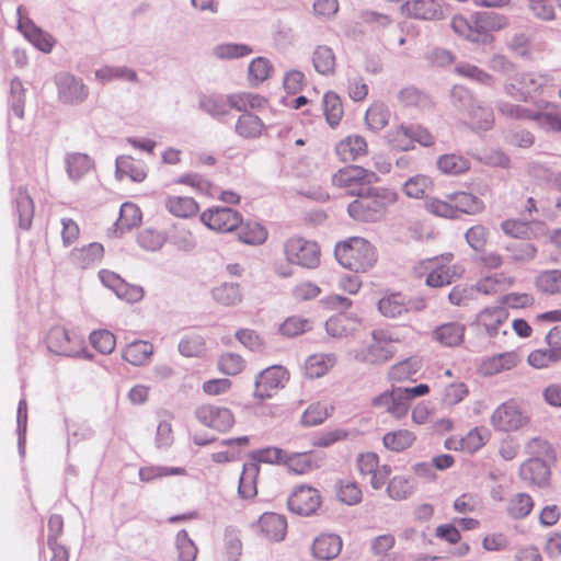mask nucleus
Segmentation results:
<instances>
[{
  "instance_id": "nucleus-1",
  "label": "nucleus",
  "mask_w": 561,
  "mask_h": 561,
  "mask_svg": "<svg viewBox=\"0 0 561 561\" xmlns=\"http://www.w3.org/2000/svg\"><path fill=\"white\" fill-rule=\"evenodd\" d=\"M396 202V192L369 186L364 192L358 193L357 199L348 205L347 213L355 220L375 222L381 219L386 209Z\"/></svg>"
},
{
  "instance_id": "nucleus-2",
  "label": "nucleus",
  "mask_w": 561,
  "mask_h": 561,
  "mask_svg": "<svg viewBox=\"0 0 561 561\" xmlns=\"http://www.w3.org/2000/svg\"><path fill=\"white\" fill-rule=\"evenodd\" d=\"M334 254L343 267L356 273L368 271L377 261L375 248L367 240L359 237L339 242L335 245Z\"/></svg>"
},
{
  "instance_id": "nucleus-3",
  "label": "nucleus",
  "mask_w": 561,
  "mask_h": 561,
  "mask_svg": "<svg viewBox=\"0 0 561 561\" xmlns=\"http://www.w3.org/2000/svg\"><path fill=\"white\" fill-rule=\"evenodd\" d=\"M551 84V77L538 71L516 72L503 83L504 93L520 102H528Z\"/></svg>"
},
{
  "instance_id": "nucleus-4",
  "label": "nucleus",
  "mask_w": 561,
  "mask_h": 561,
  "mask_svg": "<svg viewBox=\"0 0 561 561\" xmlns=\"http://www.w3.org/2000/svg\"><path fill=\"white\" fill-rule=\"evenodd\" d=\"M529 422L524 407L514 399L500 404L491 415V424L496 431H517Z\"/></svg>"
},
{
  "instance_id": "nucleus-5",
  "label": "nucleus",
  "mask_w": 561,
  "mask_h": 561,
  "mask_svg": "<svg viewBox=\"0 0 561 561\" xmlns=\"http://www.w3.org/2000/svg\"><path fill=\"white\" fill-rule=\"evenodd\" d=\"M378 176L375 172L368 171L359 165H348L334 173L332 182L335 186L345 188L350 195H358L376 183Z\"/></svg>"
},
{
  "instance_id": "nucleus-6",
  "label": "nucleus",
  "mask_w": 561,
  "mask_h": 561,
  "mask_svg": "<svg viewBox=\"0 0 561 561\" xmlns=\"http://www.w3.org/2000/svg\"><path fill=\"white\" fill-rule=\"evenodd\" d=\"M284 254L288 263L314 268L320 263V248L316 242L302 238H290L284 243Z\"/></svg>"
},
{
  "instance_id": "nucleus-7",
  "label": "nucleus",
  "mask_w": 561,
  "mask_h": 561,
  "mask_svg": "<svg viewBox=\"0 0 561 561\" xmlns=\"http://www.w3.org/2000/svg\"><path fill=\"white\" fill-rule=\"evenodd\" d=\"M58 100L67 105L83 103L90 93L88 85L79 77L70 72H59L54 78Z\"/></svg>"
},
{
  "instance_id": "nucleus-8",
  "label": "nucleus",
  "mask_w": 561,
  "mask_h": 561,
  "mask_svg": "<svg viewBox=\"0 0 561 561\" xmlns=\"http://www.w3.org/2000/svg\"><path fill=\"white\" fill-rule=\"evenodd\" d=\"M16 15L18 30L23 34V36L38 50L45 54L50 53L55 45L54 37L34 24V22L27 16V12L24 7H18Z\"/></svg>"
},
{
  "instance_id": "nucleus-9",
  "label": "nucleus",
  "mask_w": 561,
  "mask_h": 561,
  "mask_svg": "<svg viewBox=\"0 0 561 561\" xmlns=\"http://www.w3.org/2000/svg\"><path fill=\"white\" fill-rule=\"evenodd\" d=\"M50 352L64 356H77L82 348V339L62 327H54L47 335Z\"/></svg>"
},
{
  "instance_id": "nucleus-10",
  "label": "nucleus",
  "mask_w": 561,
  "mask_h": 561,
  "mask_svg": "<svg viewBox=\"0 0 561 561\" xmlns=\"http://www.w3.org/2000/svg\"><path fill=\"white\" fill-rule=\"evenodd\" d=\"M202 222L209 229L218 232H230L241 222V215L229 207H213L201 215Z\"/></svg>"
},
{
  "instance_id": "nucleus-11",
  "label": "nucleus",
  "mask_w": 561,
  "mask_h": 561,
  "mask_svg": "<svg viewBox=\"0 0 561 561\" xmlns=\"http://www.w3.org/2000/svg\"><path fill=\"white\" fill-rule=\"evenodd\" d=\"M320 504L319 491L309 485L296 486L287 501L288 508L293 513L305 516L316 513Z\"/></svg>"
},
{
  "instance_id": "nucleus-12",
  "label": "nucleus",
  "mask_w": 561,
  "mask_h": 561,
  "mask_svg": "<svg viewBox=\"0 0 561 561\" xmlns=\"http://www.w3.org/2000/svg\"><path fill=\"white\" fill-rule=\"evenodd\" d=\"M288 380V373L282 366H271L255 378L254 397L264 400L272 397V391L283 388Z\"/></svg>"
},
{
  "instance_id": "nucleus-13",
  "label": "nucleus",
  "mask_w": 561,
  "mask_h": 561,
  "mask_svg": "<svg viewBox=\"0 0 561 561\" xmlns=\"http://www.w3.org/2000/svg\"><path fill=\"white\" fill-rule=\"evenodd\" d=\"M99 278L106 288L114 291L117 298L122 300L137 302L144 297L142 287L126 283L118 274L112 271L101 270Z\"/></svg>"
},
{
  "instance_id": "nucleus-14",
  "label": "nucleus",
  "mask_w": 561,
  "mask_h": 561,
  "mask_svg": "<svg viewBox=\"0 0 561 561\" xmlns=\"http://www.w3.org/2000/svg\"><path fill=\"white\" fill-rule=\"evenodd\" d=\"M421 268L426 273L425 284L433 288L449 285L457 274L447 257L426 260L422 262Z\"/></svg>"
},
{
  "instance_id": "nucleus-15",
  "label": "nucleus",
  "mask_w": 561,
  "mask_h": 561,
  "mask_svg": "<svg viewBox=\"0 0 561 561\" xmlns=\"http://www.w3.org/2000/svg\"><path fill=\"white\" fill-rule=\"evenodd\" d=\"M195 415L203 425L218 432H226L234 424L232 412L224 407L202 405L196 409Z\"/></svg>"
},
{
  "instance_id": "nucleus-16",
  "label": "nucleus",
  "mask_w": 561,
  "mask_h": 561,
  "mask_svg": "<svg viewBox=\"0 0 561 561\" xmlns=\"http://www.w3.org/2000/svg\"><path fill=\"white\" fill-rule=\"evenodd\" d=\"M402 14L408 18L434 21L444 16L443 4L437 0H409L401 7Z\"/></svg>"
},
{
  "instance_id": "nucleus-17",
  "label": "nucleus",
  "mask_w": 561,
  "mask_h": 561,
  "mask_svg": "<svg viewBox=\"0 0 561 561\" xmlns=\"http://www.w3.org/2000/svg\"><path fill=\"white\" fill-rule=\"evenodd\" d=\"M324 454L313 450L293 454L287 453L285 466L291 472L306 474L319 469L324 463Z\"/></svg>"
},
{
  "instance_id": "nucleus-18",
  "label": "nucleus",
  "mask_w": 561,
  "mask_h": 561,
  "mask_svg": "<svg viewBox=\"0 0 561 561\" xmlns=\"http://www.w3.org/2000/svg\"><path fill=\"white\" fill-rule=\"evenodd\" d=\"M462 122L474 131H486L494 126V113L492 107L477 101L463 115Z\"/></svg>"
},
{
  "instance_id": "nucleus-19",
  "label": "nucleus",
  "mask_w": 561,
  "mask_h": 561,
  "mask_svg": "<svg viewBox=\"0 0 561 561\" xmlns=\"http://www.w3.org/2000/svg\"><path fill=\"white\" fill-rule=\"evenodd\" d=\"M373 343L366 347L354 351L355 359L373 365H379L392 357V351L389 346L378 337L377 333H373Z\"/></svg>"
},
{
  "instance_id": "nucleus-20",
  "label": "nucleus",
  "mask_w": 561,
  "mask_h": 561,
  "mask_svg": "<svg viewBox=\"0 0 561 561\" xmlns=\"http://www.w3.org/2000/svg\"><path fill=\"white\" fill-rule=\"evenodd\" d=\"M262 535L270 541L279 542L285 539L287 520L277 513H264L257 520Z\"/></svg>"
},
{
  "instance_id": "nucleus-21",
  "label": "nucleus",
  "mask_w": 561,
  "mask_h": 561,
  "mask_svg": "<svg viewBox=\"0 0 561 561\" xmlns=\"http://www.w3.org/2000/svg\"><path fill=\"white\" fill-rule=\"evenodd\" d=\"M508 25V19L505 15L495 12L476 13V27L481 33V44H490L493 37L490 32L500 31Z\"/></svg>"
},
{
  "instance_id": "nucleus-22",
  "label": "nucleus",
  "mask_w": 561,
  "mask_h": 561,
  "mask_svg": "<svg viewBox=\"0 0 561 561\" xmlns=\"http://www.w3.org/2000/svg\"><path fill=\"white\" fill-rule=\"evenodd\" d=\"M335 152L344 162L354 161L367 153V142L363 136L351 135L336 145Z\"/></svg>"
},
{
  "instance_id": "nucleus-23",
  "label": "nucleus",
  "mask_w": 561,
  "mask_h": 561,
  "mask_svg": "<svg viewBox=\"0 0 561 561\" xmlns=\"http://www.w3.org/2000/svg\"><path fill=\"white\" fill-rule=\"evenodd\" d=\"M342 549V539L335 534H323L312 545L313 556L322 561L334 559Z\"/></svg>"
},
{
  "instance_id": "nucleus-24",
  "label": "nucleus",
  "mask_w": 561,
  "mask_h": 561,
  "mask_svg": "<svg viewBox=\"0 0 561 561\" xmlns=\"http://www.w3.org/2000/svg\"><path fill=\"white\" fill-rule=\"evenodd\" d=\"M311 61L319 75L330 77L335 73L336 56L330 46L318 45L312 51Z\"/></svg>"
},
{
  "instance_id": "nucleus-25",
  "label": "nucleus",
  "mask_w": 561,
  "mask_h": 561,
  "mask_svg": "<svg viewBox=\"0 0 561 561\" xmlns=\"http://www.w3.org/2000/svg\"><path fill=\"white\" fill-rule=\"evenodd\" d=\"M507 317L508 313L504 306H492L484 308L478 314L477 320L490 335H495Z\"/></svg>"
},
{
  "instance_id": "nucleus-26",
  "label": "nucleus",
  "mask_w": 561,
  "mask_h": 561,
  "mask_svg": "<svg viewBox=\"0 0 561 561\" xmlns=\"http://www.w3.org/2000/svg\"><path fill=\"white\" fill-rule=\"evenodd\" d=\"M103 254V245L99 242H92L85 247L73 249L70 253V257L73 264L81 268H88L99 263Z\"/></svg>"
},
{
  "instance_id": "nucleus-27",
  "label": "nucleus",
  "mask_w": 561,
  "mask_h": 561,
  "mask_svg": "<svg viewBox=\"0 0 561 561\" xmlns=\"http://www.w3.org/2000/svg\"><path fill=\"white\" fill-rule=\"evenodd\" d=\"M379 312L390 319H396L407 313L405 295L401 293L385 294L378 301Z\"/></svg>"
},
{
  "instance_id": "nucleus-28",
  "label": "nucleus",
  "mask_w": 561,
  "mask_h": 561,
  "mask_svg": "<svg viewBox=\"0 0 561 561\" xmlns=\"http://www.w3.org/2000/svg\"><path fill=\"white\" fill-rule=\"evenodd\" d=\"M178 351L184 357H202L206 352V339L198 332H186L179 341Z\"/></svg>"
},
{
  "instance_id": "nucleus-29",
  "label": "nucleus",
  "mask_w": 561,
  "mask_h": 561,
  "mask_svg": "<svg viewBox=\"0 0 561 561\" xmlns=\"http://www.w3.org/2000/svg\"><path fill=\"white\" fill-rule=\"evenodd\" d=\"M465 335V325L459 322H448L433 331V337L444 346L459 345Z\"/></svg>"
},
{
  "instance_id": "nucleus-30",
  "label": "nucleus",
  "mask_w": 561,
  "mask_h": 561,
  "mask_svg": "<svg viewBox=\"0 0 561 561\" xmlns=\"http://www.w3.org/2000/svg\"><path fill=\"white\" fill-rule=\"evenodd\" d=\"M436 165L443 174L457 176L469 171L471 163L461 154L445 153L438 157Z\"/></svg>"
},
{
  "instance_id": "nucleus-31",
  "label": "nucleus",
  "mask_w": 561,
  "mask_h": 561,
  "mask_svg": "<svg viewBox=\"0 0 561 561\" xmlns=\"http://www.w3.org/2000/svg\"><path fill=\"white\" fill-rule=\"evenodd\" d=\"M336 364V356L330 354L310 355L305 363L306 375L309 378H320L324 376Z\"/></svg>"
},
{
  "instance_id": "nucleus-32",
  "label": "nucleus",
  "mask_w": 561,
  "mask_h": 561,
  "mask_svg": "<svg viewBox=\"0 0 561 561\" xmlns=\"http://www.w3.org/2000/svg\"><path fill=\"white\" fill-rule=\"evenodd\" d=\"M450 105L457 115L462 118L463 115L474 105L478 99L463 85H454L449 91Z\"/></svg>"
},
{
  "instance_id": "nucleus-33",
  "label": "nucleus",
  "mask_w": 561,
  "mask_h": 561,
  "mask_svg": "<svg viewBox=\"0 0 561 561\" xmlns=\"http://www.w3.org/2000/svg\"><path fill=\"white\" fill-rule=\"evenodd\" d=\"M65 162L67 174L73 182L80 181L93 167L92 159L88 154L79 152L67 154Z\"/></svg>"
},
{
  "instance_id": "nucleus-34",
  "label": "nucleus",
  "mask_w": 561,
  "mask_h": 561,
  "mask_svg": "<svg viewBox=\"0 0 561 561\" xmlns=\"http://www.w3.org/2000/svg\"><path fill=\"white\" fill-rule=\"evenodd\" d=\"M213 299L222 306H237L242 299V290L237 283H222L211 290Z\"/></svg>"
},
{
  "instance_id": "nucleus-35",
  "label": "nucleus",
  "mask_w": 561,
  "mask_h": 561,
  "mask_svg": "<svg viewBox=\"0 0 561 561\" xmlns=\"http://www.w3.org/2000/svg\"><path fill=\"white\" fill-rule=\"evenodd\" d=\"M15 209L19 216V226L22 229H30L34 217V203L27 191L23 187L18 190L15 196Z\"/></svg>"
},
{
  "instance_id": "nucleus-36",
  "label": "nucleus",
  "mask_w": 561,
  "mask_h": 561,
  "mask_svg": "<svg viewBox=\"0 0 561 561\" xmlns=\"http://www.w3.org/2000/svg\"><path fill=\"white\" fill-rule=\"evenodd\" d=\"M260 472V466L256 462L243 465V470L239 480L238 492L243 499H251L256 495V478Z\"/></svg>"
},
{
  "instance_id": "nucleus-37",
  "label": "nucleus",
  "mask_w": 561,
  "mask_h": 561,
  "mask_svg": "<svg viewBox=\"0 0 561 561\" xmlns=\"http://www.w3.org/2000/svg\"><path fill=\"white\" fill-rule=\"evenodd\" d=\"M453 31L459 36L472 42L481 44V33L476 27V14L469 19L462 15H454L450 22Z\"/></svg>"
},
{
  "instance_id": "nucleus-38",
  "label": "nucleus",
  "mask_w": 561,
  "mask_h": 561,
  "mask_svg": "<svg viewBox=\"0 0 561 561\" xmlns=\"http://www.w3.org/2000/svg\"><path fill=\"white\" fill-rule=\"evenodd\" d=\"M416 439V435L405 428L388 432L382 438L383 446L396 453L410 448Z\"/></svg>"
},
{
  "instance_id": "nucleus-39",
  "label": "nucleus",
  "mask_w": 561,
  "mask_h": 561,
  "mask_svg": "<svg viewBox=\"0 0 561 561\" xmlns=\"http://www.w3.org/2000/svg\"><path fill=\"white\" fill-rule=\"evenodd\" d=\"M153 353V346L146 341H134L123 351V358L134 366L145 364Z\"/></svg>"
},
{
  "instance_id": "nucleus-40",
  "label": "nucleus",
  "mask_w": 561,
  "mask_h": 561,
  "mask_svg": "<svg viewBox=\"0 0 561 561\" xmlns=\"http://www.w3.org/2000/svg\"><path fill=\"white\" fill-rule=\"evenodd\" d=\"M264 124L260 117L251 113H243L236 123V133L245 139H255L261 136Z\"/></svg>"
},
{
  "instance_id": "nucleus-41",
  "label": "nucleus",
  "mask_w": 561,
  "mask_h": 561,
  "mask_svg": "<svg viewBox=\"0 0 561 561\" xmlns=\"http://www.w3.org/2000/svg\"><path fill=\"white\" fill-rule=\"evenodd\" d=\"M520 476L525 480L542 484L548 481L549 469L542 459L534 457L522 465Z\"/></svg>"
},
{
  "instance_id": "nucleus-42",
  "label": "nucleus",
  "mask_w": 561,
  "mask_h": 561,
  "mask_svg": "<svg viewBox=\"0 0 561 561\" xmlns=\"http://www.w3.org/2000/svg\"><path fill=\"white\" fill-rule=\"evenodd\" d=\"M451 201L454 202L455 215L463 213L468 215H474L483 210V202L471 193L456 192L451 194Z\"/></svg>"
},
{
  "instance_id": "nucleus-43",
  "label": "nucleus",
  "mask_w": 561,
  "mask_h": 561,
  "mask_svg": "<svg viewBox=\"0 0 561 561\" xmlns=\"http://www.w3.org/2000/svg\"><path fill=\"white\" fill-rule=\"evenodd\" d=\"M517 364L516 355L513 353H504L486 358L481 364V371L485 376L496 375L504 370H510Z\"/></svg>"
},
{
  "instance_id": "nucleus-44",
  "label": "nucleus",
  "mask_w": 561,
  "mask_h": 561,
  "mask_svg": "<svg viewBox=\"0 0 561 561\" xmlns=\"http://www.w3.org/2000/svg\"><path fill=\"white\" fill-rule=\"evenodd\" d=\"M164 205L172 215L182 218L192 217L198 211V205L192 197L169 196Z\"/></svg>"
},
{
  "instance_id": "nucleus-45",
  "label": "nucleus",
  "mask_w": 561,
  "mask_h": 561,
  "mask_svg": "<svg viewBox=\"0 0 561 561\" xmlns=\"http://www.w3.org/2000/svg\"><path fill=\"white\" fill-rule=\"evenodd\" d=\"M504 249L510 262L516 264H528L537 255V248L530 242H510Z\"/></svg>"
},
{
  "instance_id": "nucleus-46",
  "label": "nucleus",
  "mask_w": 561,
  "mask_h": 561,
  "mask_svg": "<svg viewBox=\"0 0 561 561\" xmlns=\"http://www.w3.org/2000/svg\"><path fill=\"white\" fill-rule=\"evenodd\" d=\"M497 113L505 119L512 121H531L535 112L520 105L505 100H497L495 103Z\"/></svg>"
},
{
  "instance_id": "nucleus-47",
  "label": "nucleus",
  "mask_w": 561,
  "mask_h": 561,
  "mask_svg": "<svg viewBox=\"0 0 561 561\" xmlns=\"http://www.w3.org/2000/svg\"><path fill=\"white\" fill-rule=\"evenodd\" d=\"M95 78L103 82H110L113 80H123L128 82H138L137 72L128 67H112L105 66L94 72Z\"/></svg>"
},
{
  "instance_id": "nucleus-48",
  "label": "nucleus",
  "mask_w": 561,
  "mask_h": 561,
  "mask_svg": "<svg viewBox=\"0 0 561 561\" xmlns=\"http://www.w3.org/2000/svg\"><path fill=\"white\" fill-rule=\"evenodd\" d=\"M267 237L266 228L254 221L245 222L238 231L239 240L250 245H261L266 241Z\"/></svg>"
},
{
  "instance_id": "nucleus-49",
  "label": "nucleus",
  "mask_w": 561,
  "mask_h": 561,
  "mask_svg": "<svg viewBox=\"0 0 561 561\" xmlns=\"http://www.w3.org/2000/svg\"><path fill=\"white\" fill-rule=\"evenodd\" d=\"M116 174L119 179L126 176L131 179L134 182H142L147 176L145 168L127 156L118 157L116 159Z\"/></svg>"
},
{
  "instance_id": "nucleus-50",
  "label": "nucleus",
  "mask_w": 561,
  "mask_h": 561,
  "mask_svg": "<svg viewBox=\"0 0 561 561\" xmlns=\"http://www.w3.org/2000/svg\"><path fill=\"white\" fill-rule=\"evenodd\" d=\"M455 71L457 75L476 81L482 85L490 88L495 85V78L476 65L461 61L456 65Z\"/></svg>"
},
{
  "instance_id": "nucleus-51",
  "label": "nucleus",
  "mask_w": 561,
  "mask_h": 561,
  "mask_svg": "<svg viewBox=\"0 0 561 561\" xmlns=\"http://www.w3.org/2000/svg\"><path fill=\"white\" fill-rule=\"evenodd\" d=\"M230 108H236L239 112L249 113L248 110L262 108L266 104V100L254 93H234L228 95Z\"/></svg>"
},
{
  "instance_id": "nucleus-52",
  "label": "nucleus",
  "mask_w": 561,
  "mask_h": 561,
  "mask_svg": "<svg viewBox=\"0 0 561 561\" xmlns=\"http://www.w3.org/2000/svg\"><path fill=\"white\" fill-rule=\"evenodd\" d=\"M400 103L407 107H416L426 110L432 107L433 103L430 96L414 87H407L398 93Z\"/></svg>"
},
{
  "instance_id": "nucleus-53",
  "label": "nucleus",
  "mask_w": 561,
  "mask_h": 561,
  "mask_svg": "<svg viewBox=\"0 0 561 561\" xmlns=\"http://www.w3.org/2000/svg\"><path fill=\"white\" fill-rule=\"evenodd\" d=\"M387 142L394 149L409 151L414 149L410 138V124H401L389 129L385 136Z\"/></svg>"
},
{
  "instance_id": "nucleus-54",
  "label": "nucleus",
  "mask_w": 561,
  "mask_h": 561,
  "mask_svg": "<svg viewBox=\"0 0 561 561\" xmlns=\"http://www.w3.org/2000/svg\"><path fill=\"white\" fill-rule=\"evenodd\" d=\"M421 369V362L415 357L407 358L393 365L388 375L392 381H404L412 378Z\"/></svg>"
},
{
  "instance_id": "nucleus-55",
  "label": "nucleus",
  "mask_w": 561,
  "mask_h": 561,
  "mask_svg": "<svg viewBox=\"0 0 561 561\" xmlns=\"http://www.w3.org/2000/svg\"><path fill=\"white\" fill-rule=\"evenodd\" d=\"M141 221V211L139 207L133 203H124L121 207L119 217L116 221L117 230L123 233L125 230H129L136 227Z\"/></svg>"
},
{
  "instance_id": "nucleus-56",
  "label": "nucleus",
  "mask_w": 561,
  "mask_h": 561,
  "mask_svg": "<svg viewBox=\"0 0 561 561\" xmlns=\"http://www.w3.org/2000/svg\"><path fill=\"white\" fill-rule=\"evenodd\" d=\"M390 118V111L385 104H373L365 115V122L369 129L378 131L385 128Z\"/></svg>"
},
{
  "instance_id": "nucleus-57",
  "label": "nucleus",
  "mask_w": 561,
  "mask_h": 561,
  "mask_svg": "<svg viewBox=\"0 0 561 561\" xmlns=\"http://www.w3.org/2000/svg\"><path fill=\"white\" fill-rule=\"evenodd\" d=\"M203 111L214 117H222L230 111L228 95H209L203 96L199 102Z\"/></svg>"
},
{
  "instance_id": "nucleus-58",
  "label": "nucleus",
  "mask_w": 561,
  "mask_h": 561,
  "mask_svg": "<svg viewBox=\"0 0 561 561\" xmlns=\"http://www.w3.org/2000/svg\"><path fill=\"white\" fill-rule=\"evenodd\" d=\"M534 506L533 499L526 493L515 494L508 502L507 514L514 519L529 515Z\"/></svg>"
},
{
  "instance_id": "nucleus-59",
  "label": "nucleus",
  "mask_w": 561,
  "mask_h": 561,
  "mask_svg": "<svg viewBox=\"0 0 561 561\" xmlns=\"http://www.w3.org/2000/svg\"><path fill=\"white\" fill-rule=\"evenodd\" d=\"M323 111L330 126H336L343 116L342 102L337 94L328 92L323 96Z\"/></svg>"
},
{
  "instance_id": "nucleus-60",
  "label": "nucleus",
  "mask_w": 561,
  "mask_h": 561,
  "mask_svg": "<svg viewBox=\"0 0 561 561\" xmlns=\"http://www.w3.org/2000/svg\"><path fill=\"white\" fill-rule=\"evenodd\" d=\"M175 548L178 551V561H195L198 550L185 529L176 534Z\"/></svg>"
},
{
  "instance_id": "nucleus-61",
  "label": "nucleus",
  "mask_w": 561,
  "mask_h": 561,
  "mask_svg": "<svg viewBox=\"0 0 561 561\" xmlns=\"http://www.w3.org/2000/svg\"><path fill=\"white\" fill-rule=\"evenodd\" d=\"M360 20L368 25L374 32H382L391 27L394 23L393 19L386 13L374 10H365L360 13Z\"/></svg>"
},
{
  "instance_id": "nucleus-62",
  "label": "nucleus",
  "mask_w": 561,
  "mask_h": 561,
  "mask_svg": "<svg viewBox=\"0 0 561 561\" xmlns=\"http://www.w3.org/2000/svg\"><path fill=\"white\" fill-rule=\"evenodd\" d=\"M536 285L539 290L547 294L561 293V271L549 270L540 273L536 278Z\"/></svg>"
},
{
  "instance_id": "nucleus-63",
  "label": "nucleus",
  "mask_w": 561,
  "mask_h": 561,
  "mask_svg": "<svg viewBox=\"0 0 561 561\" xmlns=\"http://www.w3.org/2000/svg\"><path fill=\"white\" fill-rule=\"evenodd\" d=\"M425 209L443 218H455L454 202L451 201V194L446 195L445 199L437 197L427 198L425 202Z\"/></svg>"
},
{
  "instance_id": "nucleus-64",
  "label": "nucleus",
  "mask_w": 561,
  "mask_h": 561,
  "mask_svg": "<svg viewBox=\"0 0 561 561\" xmlns=\"http://www.w3.org/2000/svg\"><path fill=\"white\" fill-rule=\"evenodd\" d=\"M488 431L485 428H473L465 437L459 439V449L467 453H474L486 442Z\"/></svg>"
}]
</instances>
